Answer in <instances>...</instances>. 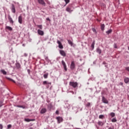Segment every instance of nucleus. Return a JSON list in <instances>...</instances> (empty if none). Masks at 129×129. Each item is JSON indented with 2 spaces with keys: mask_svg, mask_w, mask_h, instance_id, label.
Listing matches in <instances>:
<instances>
[{
  "mask_svg": "<svg viewBox=\"0 0 129 129\" xmlns=\"http://www.w3.org/2000/svg\"><path fill=\"white\" fill-rule=\"evenodd\" d=\"M69 85L73 87V88H76V87H78V83L76 82H70Z\"/></svg>",
  "mask_w": 129,
  "mask_h": 129,
  "instance_id": "f257e3e1",
  "label": "nucleus"
},
{
  "mask_svg": "<svg viewBox=\"0 0 129 129\" xmlns=\"http://www.w3.org/2000/svg\"><path fill=\"white\" fill-rule=\"evenodd\" d=\"M37 1L39 5H41L42 6H43V7H46V3H45L44 0H37Z\"/></svg>",
  "mask_w": 129,
  "mask_h": 129,
  "instance_id": "f03ea898",
  "label": "nucleus"
},
{
  "mask_svg": "<svg viewBox=\"0 0 129 129\" xmlns=\"http://www.w3.org/2000/svg\"><path fill=\"white\" fill-rule=\"evenodd\" d=\"M74 68H75V62H74V61H73L71 62L70 69H71V70H74Z\"/></svg>",
  "mask_w": 129,
  "mask_h": 129,
  "instance_id": "7ed1b4c3",
  "label": "nucleus"
},
{
  "mask_svg": "<svg viewBox=\"0 0 129 129\" xmlns=\"http://www.w3.org/2000/svg\"><path fill=\"white\" fill-rule=\"evenodd\" d=\"M37 33H38V35H40V36H44V31H43L40 29H38L37 30Z\"/></svg>",
  "mask_w": 129,
  "mask_h": 129,
  "instance_id": "20e7f679",
  "label": "nucleus"
},
{
  "mask_svg": "<svg viewBox=\"0 0 129 129\" xmlns=\"http://www.w3.org/2000/svg\"><path fill=\"white\" fill-rule=\"evenodd\" d=\"M18 22L19 24H22L23 23V17H22V16L20 15L18 17Z\"/></svg>",
  "mask_w": 129,
  "mask_h": 129,
  "instance_id": "39448f33",
  "label": "nucleus"
},
{
  "mask_svg": "<svg viewBox=\"0 0 129 129\" xmlns=\"http://www.w3.org/2000/svg\"><path fill=\"white\" fill-rule=\"evenodd\" d=\"M57 43L58 44V48H59V49H63V45H62L61 42L59 40H57Z\"/></svg>",
  "mask_w": 129,
  "mask_h": 129,
  "instance_id": "423d86ee",
  "label": "nucleus"
},
{
  "mask_svg": "<svg viewBox=\"0 0 129 129\" xmlns=\"http://www.w3.org/2000/svg\"><path fill=\"white\" fill-rule=\"evenodd\" d=\"M102 102H103V103H108V101H107V99L104 96L102 97Z\"/></svg>",
  "mask_w": 129,
  "mask_h": 129,
  "instance_id": "0eeeda50",
  "label": "nucleus"
},
{
  "mask_svg": "<svg viewBox=\"0 0 129 129\" xmlns=\"http://www.w3.org/2000/svg\"><path fill=\"white\" fill-rule=\"evenodd\" d=\"M56 119L57 120L58 123H60V122H62L63 120V118L61 117H56Z\"/></svg>",
  "mask_w": 129,
  "mask_h": 129,
  "instance_id": "6e6552de",
  "label": "nucleus"
},
{
  "mask_svg": "<svg viewBox=\"0 0 129 129\" xmlns=\"http://www.w3.org/2000/svg\"><path fill=\"white\" fill-rule=\"evenodd\" d=\"M66 11L68 13H72V12H73V10H71V8H70L69 7H67Z\"/></svg>",
  "mask_w": 129,
  "mask_h": 129,
  "instance_id": "1a4fd4ad",
  "label": "nucleus"
},
{
  "mask_svg": "<svg viewBox=\"0 0 129 129\" xmlns=\"http://www.w3.org/2000/svg\"><path fill=\"white\" fill-rule=\"evenodd\" d=\"M12 12L14 14L16 13V8L15 7V5L14 4L12 5Z\"/></svg>",
  "mask_w": 129,
  "mask_h": 129,
  "instance_id": "9d476101",
  "label": "nucleus"
},
{
  "mask_svg": "<svg viewBox=\"0 0 129 129\" xmlns=\"http://www.w3.org/2000/svg\"><path fill=\"white\" fill-rule=\"evenodd\" d=\"M59 53L61 56H63V57H65L66 56V53H65V51L64 50H60Z\"/></svg>",
  "mask_w": 129,
  "mask_h": 129,
  "instance_id": "9b49d317",
  "label": "nucleus"
},
{
  "mask_svg": "<svg viewBox=\"0 0 129 129\" xmlns=\"http://www.w3.org/2000/svg\"><path fill=\"white\" fill-rule=\"evenodd\" d=\"M46 112H47V109L43 108L40 111V113H41V114H43L44 113H45Z\"/></svg>",
  "mask_w": 129,
  "mask_h": 129,
  "instance_id": "f8f14e48",
  "label": "nucleus"
},
{
  "mask_svg": "<svg viewBox=\"0 0 129 129\" xmlns=\"http://www.w3.org/2000/svg\"><path fill=\"white\" fill-rule=\"evenodd\" d=\"M42 84L43 85H51V82L49 83L46 81H44L43 82Z\"/></svg>",
  "mask_w": 129,
  "mask_h": 129,
  "instance_id": "ddd939ff",
  "label": "nucleus"
},
{
  "mask_svg": "<svg viewBox=\"0 0 129 129\" xmlns=\"http://www.w3.org/2000/svg\"><path fill=\"white\" fill-rule=\"evenodd\" d=\"M124 82H125L126 84H127V83H128L129 82V78H127V77L125 78L124 79Z\"/></svg>",
  "mask_w": 129,
  "mask_h": 129,
  "instance_id": "4468645a",
  "label": "nucleus"
},
{
  "mask_svg": "<svg viewBox=\"0 0 129 129\" xmlns=\"http://www.w3.org/2000/svg\"><path fill=\"white\" fill-rule=\"evenodd\" d=\"M53 108V105H52V104H49L47 105V108L48 109H49V110H51V109H52V108Z\"/></svg>",
  "mask_w": 129,
  "mask_h": 129,
  "instance_id": "2eb2a0df",
  "label": "nucleus"
},
{
  "mask_svg": "<svg viewBox=\"0 0 129 129\" xmlns=\"http://www.w3.org/2000/svg\"><path fill=\"white\" fill-rule=\"evenodd\" d=\"M8 19L10 21V23H11V24H14V21H13V19L12 18V17H11V16L8 17Z\"/></svg>",
  "mask_w": 129,
  "mask_h": 129,
  "instance_id": "dca6fc26",
  "label": "nucleus"
},
{
  "mask_svg": "<svg viewBox=\"0 0 129 129\" xmlns=\"http://www.w3.org/2000/svg\"><path fill=\"white\" fill-rule=\"evenodd\" d=\"M98 125H100V126H102V125H103V124H104V123H103V122H102L101 121H99L98 122Z\"/></svg>",
  "mask_w": 129,
  "mask_h": 129,
  "instance_id": "f3484780",
  "label": "nucleus"
},
{
  "mask_svg": "<svg viewBox=\"0 0 129 129\" xmlns=\"http://www.w3.org/2000/svg\"><path fill=\"white\" fill-rule=\"evenodd\" d=\"M16 67L17 69H20L21 68V64L19 62L16 63Z\"/></svg>",
  "mask_w": 129,
  "mask_h": 129,
  "instance_id": "a211bd4d",
  "label": "nucleus"
},
{
  "mask_svg": "<svg viewBox=\"0 0 129 129\" xmlns=\"http://www.w3.org/2000/svg\"><path fill=\"white\" fill-rule=\"evenodd\" d=\"M94 45H95V40H94L91 45V48H92V50L94 49Z\"/></svg>",
  "mask_w": 129,
  "mask_h": 129,
  "instance_id": "6ab92c4d",
  "label": "nucleus"
},
{
  "mask_svg": "<svg viewBox=\"0 0 129 129\" xmlns=\"http://www.w3.org/2000/svg\"><path fill=\"white\" fill-rule=\"evenodd\" d=\"M104 28H105V25L103 24L101 25V30L102 31H104Z\"/></svg>",
  "mask_w": 129,
  "mask_h": 129,
  "instance_id": "aec40b11",
  "label": "nucleus"
},
{
  "mask_svg": "<svg viewBox=\"0 0 129 129\" xmlns=\"http://www.w3.org/2000/svg\"><path fill=\"white\" fill-rule=\"evenodd\" d=\"M6 29H7V30H9V31H13V28L10 26H6Z\"/></svg>",
  "mask_w": 129,
  "mask_h": 129,
  "instance_id": "412c9836",
  "label": "nucleus"
},
{
  "mask_svg": "<svg viewBox=\"0 0 129 129\" xmlns=\"http://www.w3.org/2000/svg\"><path fill=\"white\" fill-rule=\"evenodd\" d=\"M65 3H66V5H64V7H66V5H68V4H69V3H70V0H64Z\"/></svg>",
  "mask_w": 129,
  "mask_h": 129,
  "instance_id": "4be33fe9",
  "label": "nucleus"
},
{
  "mask_svg": "<svg viewBox=\"0 0 129 129\" xmlns=\"http://www.w3.org/2000/svg\"><path fill=\"white\" fill-rule=\"evenodd\" d=\"M1 72L4 74V75H7V72L5 70H1Z\"/></svg>",
  "mask_w": 129,
  "mask_h": 129,
  "instance_id": "5701e85b",
  "label": "nucleus"
},
{
  "mask_svg": "<svg viewBox=\"0 0 129 129\" xmlns=\"http://www.w3.org/2000/svg\"><path fill=\"white\" fill-rule=\"evenodd\" d=\"M49 75L48 73H46L44 75H43V77L45 79H47V78H48V76Z\"/></svg>",
  "mask_w": 129,
  "mask_h": 129,
  "instance_id": "b1692460",
  "label": "nucleus"
},
{
  "mask_svg": "<svg viewBox=\"0 0 129 129\" xmlns=\"http://www.w3.org/2000/svg\"><path fill=\"white\" fill-rule=\"evenodd\" d=\"M25 121H27V122H30V121H34V120H33V119H29V118H25Z\"/></svg>",
  "mask_w": 129,
  "mask_h": 129,
  "instance_id": "393cba45",
  "label": "nucleus"
},
{
  "mask_svg": "<svg viewBox=\"0 0 129 129\" xmlns=\"http://www.w3.org/2000/svg\"><path fill=\"white\" fill-rule=\"evenodd\" d=\"M96 52L98 53V54H101V49L100 48L96 49Z\"/></svg>",
  "mask_w": 129,
  "mask_h": 129,
  "instance_id": "a878e982",
  "label": "nucleus"
},
{
  "mask_svg": "<svg viewBox=\"0 0 129 129\" xmlns=\"http://www.w3.org/2000/svg\"><path fill=\"white\" fill-rule=\"evenodd\" d=\"M68 42L69 44L70 45H71V46H73V42L71 40H68Z\"/></svg>",
  "mask_w": 129,
  "mask_h": 129,
  "instance_id": "bb28decb",
  "label": "nucleus"
},
{
  "mask_svg": "<svg viewBox=\"0 0 129 129\" xmlns=\"http://www.w3.org/2000/svg\"><path fill=\"white\" fill-rule=\"evenodd\" d=\"M112 32V30L110 29V30H108L107 31H106V33L107 35H109V34H110V33H111Z\"/></svg>",
  "mask_w": 129,
  "mask_h": 129,
  "instance_id": "cd10ccee",
  "label": "nucleus"
},
{
  "mask_svg": "<svg viewBox=\"0 0 129 129\" xmlns=\"http://www.w3.org/2000/svg\"><path fill=\"white\" fill-rule=\"evenodd\" d=\"M110 116H111V117H114V116H115V113H114L113 112H111L110 113Z\"/></svg>",
  "mask_w": 129,
  "mask_h": 129,
  "instance_id": "c85d7f7f",
  "label": "nucleus"
},
{
  "mask_svg": "<svg viewBox=\"0 0 129 129\" xmlns=\"http://www.w3.org/2000/svg\"><path fill=\"white\" fill-rule=\"evenodd\" d=\"M104 117V115H100L99 116V118H100V119H103Z\"/></svg>",
  "mask_w": 129,
  "mask_h": 129,
  "instance_id": "c756f323",
  "label": "nucleus"
},
{
  "mask_svg": "<svg viewBox=\"0 0 129 129\" xmlns=\"http://www.w3.org/2000/svg\"><path fill=\"white\" fill-rule=\"evenodd\" d=\"M92 30L93 32L94 33H95V34H97V31H96V30L95 29V28H92Z\"/></svg>",
  "mask_w": 129,
  "mask_h": 129,
  "instance_id": "7c9ffc66",
  "label": "nucleus"
},
{
  "mask_svg": "<svg viewBox=\"0 0 129 129\" xmlns=\"http://www.w3.org/2000/svg\"><path fill=\"white\" fill-rule=\"evenodd\" d=\"M111 121L112 122H116V121H117V120H116V118H114L112 119Z\"/></svg>",
  "mask_w": 129,
  "mask_h": 129,
  "instance_id": "2f4dec72",
  "label": "nucleus"
},
{
  "mask_svg": "<svg viewBox=\"0 0 129 129\" xmlns=\"http://www.w3.org/2000/svg\"><path fill=\"white\" fill-rule=\"evenodd\" d=\"M7 79H8V80H10V81H12V82H14V83H16V81L10 78H8Z\"/></svg>",
  "mask_w": 129,
  "mask_h": 129,
  "instance_id": "473e14b6",
  "label": "nucleus"
},
{
  "mask_svg": "<svg viewBox=\"0 0 129 129\" xmlns=\"http://www.w3.org/2000/svg\"><path fill=\"white\" fill-rule=\"evenodd\" d=\"M61 63L62 64L63 66H66V63H65V61L64 60L61 61Z\"/></svg>",
  "mask_w": 129,
  "mask_h": 129,
  "instance_id": "72a5a7b5",
  "label": "nucleus"
},
{
  "mask_svg": "<svg viewBox=\"0 0 129 129\" xmlns=\"http://www.w3.org/2000/svg\"><path fill=\"white\" fill-rule=\"evenodd\" d=\"M37 27L40 29V30H42V29H43V26H42V25H37Z\"/></svg>",
  "mask_w": 129,
  "mask_h": 129,
  "instance_id": "f704fd0d",
  "label": "nucleus"
},
{
  "mask_svg": "<svg viewBox=\"0 0 129 129\" xmlns=\"http://www.w3.org/2000/svg\"><path fill=\"white\" fill-rule=\"evenodd\" d=\"M86 106H87L88 107H89V106H90V103H87L86 105Z\"/></svg>",
  "mask_w": 129,
  "mask_h": 129,
  "instance_id": "c9c22d12",
  "label": "nucleus"
},
{
  "mask_svg": "<svg viewBox=\"0 0 129 129\" xmlns=\"http://www.w3.org/2000/svg\"><path fill=\"white\" fill-rule=\"evenodd\" d=\"M3 101H0V107H2L3 106Z\"/></svg>",
  "mask_w": 129,
  "mask_h": 129,
  "instance_id": "e433bc0d",
  "label": "nucleus"
},
{
  "mask_svg": "<svg viewBox=\"0 0 129 129\" xmlns=\"http://www.w3.org/2000/svg\"><path fill=\"white\" fill-rule=\"evenodd\" d=\"M63 68H64V70L65 71H67V67L66 66H63Z\"/></svg>",
  "mask_w": 129,
  "mask_h": 129,
  "instance_id": "4c0bfd02",
  "label": "nucleus"
},
{
  "mask_svg": "<svg viewBox=\"0 0 129 129\" xmlns=\"http://www.w3.org/2000/svg\"><path fill=\"white\" fill-rule=\"evenodd\" d=\"M18 107H21L22 108H26L25 106H18Z\"/></svg>",
  "mask_w": 129,
  "mask_h": 129,
  "instance_id": "58836bf2",
  "label": "nucleus"
},
{
  "mask_svg": "<svg viewBox=\"0 0 129 129\" xmlns=\"http://www.w3.org/2000/svg\"><path fill=\"white\" fill-rule=\"evenodd\" d=\"M114 48H115V49H117V45L115 43L114 44Z\"/></svg>",
  "mask_w": 129,
  "mask_h": 129,
  "instance_id": "ea45409f",
  "label": "nucleus"
},
{
  "mask_svg": "<svg viewBox=\"0 0 129 129\" xmlns=\"http://www.w3.org/2000/svg\"><path fill=\"white\" fill-rule=\"evenodd\" d=\"M7 127L8 128H11V127H12V125L11 124L8 125Z\"/></svg>",
  "mask_w": 129,
  "mask_h": 129,
  "instance_id": "a19ab883",
  "label": "nucleus"
},
{
  "mask_svg": "<svg viewBox=\"0 0 129 129\" xmlns=\"http://www.w3.org/2000/svg\"><path fill=\"white\" fill-rule=\"evenodd\" d=\"M4 128V126L3 125V124H0V129H3Z\"/></svg>",
  "mask_w": 129,
  "mask_h": 129,
  "instance_id": "79ce46f5",
  "label": "nucleus"
},
{
  "mask_svg": "<svg viewBox=\"0 0 129 129\" xmlns=\"http://www.w3.org/2000/svg\"><path fill=\"white\" fill-rule=\"evenodd\" d=\"M46 21H48L49 22H51V20H50V18H47L46 19Z\"/></svg>",
  "mask_w": 129,
  "mask_h": 129,
  "instance_id": "37998d69",
  "label": "nucleus"
},
{
  "mask_svg": "<svg viewBox=\"0 0 129 129\" xmlns=\"http://www.w3.org/2000/svg\"><path fill=\"white\" fill-rule=\"evenodd\" d=\"M125 70L128 71V72H129V68L128 67H126L125 68Z\"/></svg>",
  "mask_w": 129,
  "mask_h": 129,
  "instance_id": "c03bdc74",
  "label": "nucleus"
},
{
  "mask_svg": "<svg viewBox=\"0 0 129 129\" xmlns=\"http://www.w3.org/2000/svg\"><path fill=\"white\" fill-rule=\"evenodd\" d=\"M55 113H56V114H59V111L56 110V111H55Z\"/></svg>",
  "mask_w": 129,
  "mask_h": 129,
  "instance_id": "a18cd8bd",
  "label": "nucleus"
},
{
  "mask_svg": "<svg viewBox=\"0 0 129 129\" xmlns=\"http://www.w3.org/2000/svg\"><path fill=\"white\" fill-rule=\"evenodd\" d=\"M27 72L29 74H30V72H31V71H30V70H28Z\"/></svg>",
  "mask_w": 129,
  "mask_h": 129,
  "instance_id": "49530a36",
  "label": "nucleus"
},
{
  "mask_svg": "<svg viewBox=\"0 0 129 129\" xmlns=\"http://www.w3.org/2000/svg\"><path fill=\"white\" fill-rule=\"evenodd\" d=\"M120 85H123V83L122 82H120Z\"/></svg>",
  "mask_w": 129,
  "mask_h": 129,
  "instance_id": "de8ad7c7",
  "label": "nucleus"
},
{
  "mask_svg": "<svg viewBox=\"0 0 129 129\" xmlns=\"http://www.w3.org/2000/svg\"><path fill=\"white\" fill-rule=\"evenodd\" d=\"M30 129H32V127H30Z\"/></svg>",
  "mask_w": 129,
  "mask_h": 129,
  "instance_id": "09e8293b",
  "label": "nucleus"
}]
</instances>
